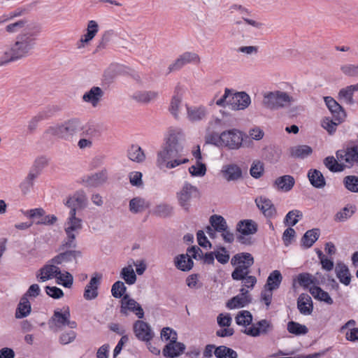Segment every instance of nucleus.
Returning a JSON list of instances; mask_svg holds the SVG:
<instances>
[{
    "instance_id": "nucleus-44",
    "label": "nucleus",
    "mask_w": 358,
    "mask_h": 358,
    "mask_svg": "<svg viewBox=\"0 0 358 358\" xmlns=\"http://www.w3.org/2000/svg\"><path fill=\"white\" fill-rule=\"evenodd\" d=\"M158 93L154 91H140L135 92L133 98L139 102L148 103L156 99Z\"/></svg>"
},
{
    "instance_id": "nucleus-34",
    "label": "nucleus",
    "mask_w": 358,
    "mask_h": 358,
    "mask_svg": "<svg viewBox=\"0 0 358 358\" xmlns=\"http://www.w3.org/2000/svg\"><path fill=\"white\" fill-rule=\"evenodd\" d=\"M289 151L292 157L304 159L312 154L313 149L309 145H301L290 148Z\"/></svg>"
},
{
    "instance_id": "nucleus-58",
    "label": "nucleus",
    "mask_w": 358,
    "mask_h": 358,
    "mask_svg": "<svg viewBox=\"0 0 358 358\" xmlns=\"http://www.w3.org/2000/svg\"><path fill=\"white\" fill-rule=\"evenodd\" d=\"M281 156V151L275 148L269 147L266 150V158L271 163L277 162Z\"/></svg>"
},
{
    "instance_id": "nucleus-5",
    "label": "nucleus",
    "mask_w": 358,
    "mask_h": 358,
    "mask_svg": "<svg viewBox=\"0 0 358 358\" xmlns=\"http://www.w3.org/2000/svg\"><path fill=\"white\" fill-rule=\"evenodd\" d=\"M179 205L187 212L189 210L191 203L194 199H199L201 193L197 187L188 182H185L180 191L176 194Z\"/></svg>"
},
{
    "instance_id": "nucleus-1",
    "label": "nucleus",
    "mask_w": 358,
    "mask_h": 358,
    "mask_svg": "<svg viewBox=\"0 0 358 358\" xmlns=\"http://www.w3.org/2000/svg\"><path fill=\"white\" fill-rule=\"evenodd\" d=\"M185 136L179 129H169L161 150L157 153L156 165L160 169H174L189 162L185 157Z\"/></svg>"
},
{
    "instance_id": "nucleus-30",
    "label": "nucleus",
    "mask_w": 358,
    "mask_h": 358,
    "mask_svg": "<svg viewBox=\"0 0 358 358\" xmlns=\"http://www.w3.org/2000/svg\"><path fill=\"white\" fill-rule=\"evenodd\" d=\"M320 229L317 228L308 230L301 238V244L306 248H309L320 237Z\"/></svg>"
},
{
    "instance_id": "nucleus-22",
    "label": "nucleus",
    "mask_w": 358,
    "mask_h": 358,
    "mask_svg": "<svg viewBox=\"0 0 358 358\" xmlns=\"http://www.w3.org/2000/svg\"><path fill=\"white\" fill-rule=\"evenodd\" d=\"M297 308L303 315H310L313 310V303L311 297L306 293L301 294L297 299Z\"/></svg>"
},
{
    "instance_id": "nucleus-29",
    "label": "nucleus",
    "mask_w": 358,
    "mask_h": 358,
    "mask_svg": "<svg viewBox=\"0 0 358 358\" xmlns=\"http://www.w3.org/2000/svg\"><path fill=\"white\" fill-rule=\"evenodd\" d=\"M188 254L179 255L174 259V263L176 268L182 271H189L194 266V262L190 257H187Z\"/></svg>"
},
{
    "instance_id": "nucleus-39",
    "label": "nucleus",
    "mask_w": 358,
    "mask_h": 358,
    "mask_svg": "<svg viewBox=\"0 0 358 358\" xmlns=\"http://www.w3.org/2000/svg\"><path fill=\"white\" fill-rule=\"evenodd\" d=\"M287 329L289 333L295 336L306 335L308 332V329L306 325L294 321H289L287 323Z\"/></svg>"
},
{
    "instance_id": "nucleus-2",
    "label": "nucleus",
    "mask_w": 358,
    "mask_h": 358,
    "mask_svg": "<svg viewBox=\"0 0 358 358\" xmlns=\"http://www.w3.org/2000/svg\"><path fill=\"white\" fill-rule=\"evenodd\" d=\"M37 35L33 32L18 34L14 43L9 45L0 57V66L17 62L30 56L35 48Z\"/></svg>"
},
{
    "instance_id": "nucleus-20",
    "label": "nucleus",
    "mask_w": 358,
    "mask_h": 358,
    "mask_svg": "<svg viewBox=\"0 0 358 358\" xmlns=\"http://www.w3.org/2000/svg\"><path fill=\"white\" fill-rule=\"evenodd\" d=\"M324 99L326 106L332 115L333 118L338 122H342L346 115L343 108L331 96H325Z\"/></svg>"
},
{
    "instance_id": "nucleus-50",
    "label": "nucleus",
    "mask_w": 358,
    "mask_h": 358,
    "mask_svg": "<svg viewBox=\"0 0 358 358\" xmlns=\"http://www.w3.org/2000/svg\"><path fill=\"white\" fill-rule=\"evenodd\" d=\"M173 208L167 203H160L154 209V214L161 217H167L172 215Z\"/></svg>"
},
{
    "instance_id": "nucleus-16",
    "label": "nucleus",
    "mask_w": 358,
    "mask_h": 358,
    "mask_svg": "<svg viewBox=\"0 0 358 358\" xmlns=\"http://www.w3.org/2000/svg\"><path fill=\"white\" fill-rule=\"evenodd\" d=\"M107 180L108 171L106 169H103L99 172L83 177L82 183L85 187H97L103 185Z\"/></svg>"
},
{
    "instance_id": "nucleus-48",
    "label": "nucleus",
    "mask_w": 358,
    "mask_h": 358,
    "mask_svg": "<svg viewBox=\"0 0 358 358\" xmlns=\"http://www.w3.org/2000/svg\"><path fill=\"white\" fill-rule=\"evenodd\" d=\"M66 237L62 242L59 246V250H70L71 248H76L77 246L76 243V235L75 233L65 232Z\"/></svg>"
},
{
    "instance_id": "nucleus-14",
    "label": "nucleus",
    "mask_w": 358,
    "mask_h": 358,
    "mask_svg": "<svg viewBox=\"0 0 358 358\" xmlns=\"http://www.w3.org/2000/svg\"><path fill=\"white\" fill-rule=\"evenodd\" d=\"M120 313L127 314V311L133 312L139 319L144 317V311L141 306L134 299H131L128 294L123 296L121 300Z\"/></svg>"
},
{
    "instance_id": "nucleus-15",
    "label": "nucleus",
    "mask_w": 358,
    "mask_h": 358,
    "mask_svg": "<svg viewBox=\"0 0 358 358\" xmlns=\"http://www.w3.org/2000/svg\"><path fill=\"white\" fill-rule=\"evenodd\" d=\"M134 332L136 337L141 341H150L154 337V333L150 326L143 320H137L134 324Z\"/></svg>"
},
{
    "instance_id": "nucleus-27",
    "label": "nucleus",
    "mask_w": 358,
    "mask_h": 358,
    "mask_svg": "<svg viewBox=\"0 0 358 358\" xmlns=\"http://www.w3.org/2000/svg\"><path fill=\"white\" fill-rule=\"evenodd\" d=\"M294 184L295 180L293 176L285 175L277 178L274 181L273 185L276 187L278 189L287 192L292 189Z\"/></svg>"
},
{
    "instance_id": "nucleus-60",
    "label": "nucleus",
    "mask_w": 358,
    "mask_h": 358,
    "mask_svg": "<svg viewBox=\"0 0 358 358\" xmlns=\"http://www.w3.org/2000/svg\"><path fill=\"white\" fill-rule=\"evenodd\" d=\"M76 336L77 334L73 330L64 331L59 336V343L62 345H67L71 343L76 339Z\"/></svg>"
},
{
    "instance_id": "nucleus-12",
    "label": "nucleus",
    "mask_w": 358,
    "mask_h": 358,
    "mask_svg": "<svg viewBox=\"0 0 358 358\" xmlns=\"http://www.w3.org/2000/svg\"><path fill=\"white\" fill-rule=\"evenodd\" d=\"M177 339V333H174V336H172L171 341L163 349L162 353L165 357L175 358L183 353L185 345L182 343L178 342Z\"/></svg>"
},
{
    "instance_id": "nucleus-32",
    "label": "nucleus",
    "mask_w": 358,
    "mask_h": 358,
    "mask_svg": "<svg viewBox=\"0 0 358 358\" xmlns=\"http://www.w3.org/2000/svg\"><path fill=\"white\" fill-rule=\"evenodd\" d=\"M282 280V276L281 273L278 270H275L269 274L264 287L269 290H275L279 288Z\"/></svg>"
},
{
    "instance_id": "nucleus-46",
    "label": "nucleus",
    "mask_w": 358,
    "mask_h": 358,
    "mask_svg": "<svg viewBox=\"0 0 358 358\" xmlns=\"http://www.w3.org/2000/svg\"><path fill=\"white\" fill-rule=\"evenodd\" d=\"M38 176L31 171L29 172L27 177L21 182L19 187L23 194H27L30 192L34 186V181Z\"/></svg>"
},
{
    "instance_id": "nucleus-40",
    "label": "nucleus",
    "mask_w": 358,
    "mask_h": 358,
    "mask_svg": "<svg viewBox=\"0 0 358 358\" xmlns=\"http://www.w3.org/2000/svg\"><path fill=\"white\" fill-rule=\"evenodd\" d=\"M129 210L132 213H139L144 211L147 208L145 201L144 199L141 197H134L129 201Z\"/></svg>"
},
{
    "instance_id": "nucleus-53",
    "label": "nucleus",
    "mask_w": 358,
    "mask_h": 358,
    "mask_svg": "<svg viewBox=\"0 0 358 358\" xmlns=\"http://www.w3.org/2000/svg\"><path fill=\"white\" fill-rule=\"evenodd\" d=\"M127 291V287L124 282L118 280L115 282L111 287L112 296L116 299L122 298Z\"/></svg>"
},
{
    "instance_id": "nucleus-33",
    "label": "nucleus",
    "mask_w": 358,
    "mask_h": 358,
    "mask_svg": "<svg viewBox=\"0 0 358 358\" xmlns=\"http://www.w3.org/2000/svg\"><path fill=\"white\" fill-rule=\"evenodd\" d=\"M187 117L191 122L203 120L206 115V109L203 106L187 107Z\"/></svg>"
},
{
    "instance_id": "nucleus-9",
    "label": "nucleus",
    "mask_w": 358,
    "mask_h": 358,
    "mask_svg": "<svg viewBox=\"0 0 358 358\" xmlns=\"http://www.w3.org/2000/svg\"><path fill=\"white\" fill-rule=\"evenodd\" d=\"M64 204L70 208V210H74L75 214H76L77 211L83 210L87 207V197L83 190H79L69 196Z\"/></svg>"
},
{
    "instance_id": "nucleus-59",
    "label": "nucleus",
    "mask_w": 358,
    "mask_h": 358,
    "mask_svg": "<svg viewBox=\"0 0 358 358\" xmlns=\"http://www.w3.org/2000/svg\"><path fill=\"white\" fill-rule=\"evenodd\" d=\"M340 123L341 122L336 121L334 119L331 120L330 117H325L322 122V126L329 134H333Z\"/></svg>"
},
{
    "instance_id": "nucleus-61",
    "label": "nucleus",
    "mask_w": 358,
    "mask_h": 358,
    "mask_svg": "<svg viewBox=\"0 0 358 358\" xmlns=\"http://www.w3.org/2000/svg\"><path fill=\"white\" fill-rule=\"evenodd\" d=\"M250 175L255 178H259L264 173V165L259 161L254 162L250 170Z\"/></svg>"
},
{
    "instance_id": "nucleus-35",
    "label": "nucleus",
    "mask_w": 358,
    "mask_h": 358,
    "mask_svg": "<svg viewBox=\"0 0 358 358\" xmlns=\"http://www.w3.org/2000/svg\"><path fill=\"white\" fill-rule=\"evenodd\" d=\"M181 87L177 85L175 88L174 95L173 96L170 104L169 110L171 113L177 118L178 117L179 106L182 101V95L180 94Z\"/></svg>"
},
{
    "instance_id": "nucleus-49",
    "label": "nucleus",
    "mask_w": 358,
    "mask_h": 358,
    "mask_svg": "<svg viewBox=\"0 0 358 358\" xmlns=\"http://www.w3.org/2000/svg\"><path fill=\"white\" fill-rule=\"evenodd\" d=\"M324 164L331 172H341L343 171L345 166L339 164L333 156L327 157L324 159Z\"/></svg>"
},
{
    "instance_id": "nucleus-41",
    "label": "nucleus",
    "mask_w": 358,
    "mask_h": 358,
    "mask_svg": "<svg viewBox=\"0 0 358 358\" xmlns=\"http://www.w3.org/2000/svg\"><path fill=\"white\" fill-rule=\"evenodd\" d=\"M214 355L217 358H238L237 352L225 345L217 347L214 350Z\"/></svg>"
},
{
    "instance_id": "nucleus-64",
    "label": "nucleus",
    "mask_w": 358,
    "mask_h": 358,
    "mask_svg": "<svg viewBox=\"0 0 358 358\" xmlns=\"http://www.w3.org/2000/svg\"><path fill=\"white\" fill-rule=\"evenodd\" d=\"M312 275L308 273H302L298 275L299 284L304 289H308L313 282Z\"/></svg>"
},
{
    "instance_id": "nucleus-28",
    "label": "nucleus",
    "mask_w": 358,
    "mask_h": 358,
    "mask_svg": "<svg viewBox=\"0 0 358 358\" xmlns=\"http://www.w3.org/2000/svg\"><path fill=\"white\" fill-rule=\"evenodd\" d=\"M308 178L310 184L315 188H323L326 185V181L323 174L317 169L309 170Z\"/></svg>"
},
{
    "instance_id": "nucleus-26",
    "label": "nucleus",
    "mask_w": 358,
    "mask_h": 358,
    "mask_svg": "<svg viewBox=\"0 0 358 358\" xmlns=\"http://www.w3.org/2000/svg\"><path fill=\"white\" fill-rule=\"evenodd\" d=\"M335 273L339 281L348 286L350 284L352 275L348 267L343 262H338L335 267Z\"/></svg>"
},
{
    "instance_id": "nucleus-63",
    "label": "nucleus",
    "mask_w": 358,
    "mask_h": 358,
    "mask_svg": "<svg viewBox=\"0 0 358 358\" xmlns=\"http://www.w3.org/2000/svg\"><path fill=\"white\" fill-rule=\"evenodd\" d=\"M341 71L348 76L357 77L358 76V64H345L341 67Z\"/></svg>"
},
{
    "instance_id": "nucleus-13",
    "label": "nucleus",
    "mask_w": 358,
    "mask_h": 358,
    "mask_svg": "<svg viewBox=\"0 0 358 358\" xmlns=\"http://www.w3.org/2000/svg\"><path fill=\"white\" fill-rule=\"evenodd\" d=\"M199 62L200 57L196 53L185 52L180 55L172 64L169 65L168 68L169 73L178 71L191 62L199 63Z\"/></svg>"
},
{
    "instance_id": "nucleus-42",
    "label": "nucleus",
    "mask_w": 358,
    "mask_h": 358,
    "mask_svg": "<svg viewBox=\"0 0 358 358\" xmlns=\"http://www.w3.org/2000/svg\"><path fill=\"white\" fill-rule=\"evenodd\" d=\"M210 223L215 231L217 232L225 231L227 227L228 226L225 219L219 215H213L210 216Z\"/></svg>"
},
{
    "instance_id": "nucleus-37",
    "label": "nucleus",
    "mask_w": 358,
    "mask_h": 358,
    "mask_svg": "<svg viewBox=\"0 0 358 358\" xmlns=\"http://www.w3.org/2000/svg\"><path fill=\"white\" fill-rule=\"evenodd\" d=\"M31 310V303L27 299V296H23L17 305L15 312V317L19 319L25 317L30 313Z\"/></svg>"
},
{
    "instance_id": "nucleus-43",
    "label": "nucleus",
    "mask_w": 358,
    "mask_h": 358,
    "mask_svg": "<svg viewBox=\"0 0 358 358\" xmlns=\"http://www.w3.org/2000/svg\"><path fill=\"white\" fill-rule=\"evenodd\" d=\"M55 264H46L39 269L36 274V278L39 282H45L53 277L52 269Z\"/></svg>"
},
{
    "instance_id": "nucleus-51",
    "label": "nucleus",
    "mask_w": 358,
    "mask_h": 358,
    "mask_svg": "<svg viewBox=\"0 0 358 358\" xmlns=\"http://www.w3.org/2000/svg\"><path fill=\"white\" fill-rule=\"evenodd\" d=\"M236 322L240 326H248L252 323V315L248 310H242L236 317Z\"/></svg>"
},
{
    "instance_id": "nucleus-10",
    "label": "nucleus",
    "mask_w": 358,
    "mask_h": 358,
    "mask_svg": "<svg viewBox=\"0 0 358 358\" xmlns=\"http://www.w3.org/2000/svg\"><path fill=\"white\" fill-rule=\"evenodd\" d=\"M336 155L340 162H344L347 166L352 167L358 164V146L352 145L343 150H338Z\"/></svg>"
},
{
    "instance_id": "nucleus-3",
    "label": "nucleus",
    "mask_w": 358,
    "mask_h": 358,
    "mask_svg": "<svg viewBox=\"0 0 358 358\" xmlns=\"http://www.w3.org/2000/svg\"><path fill=\"white\" fill-rule=\"evenodd\" d=\"M233 266H236L231 273L234 280H243V286L252 289L257 283V278L249 275L250 267L254 264V258L250 253L241 252L235 255L231 261Z\"/></svg>"
},
{
    "instance_id": "nucleus-25",
    "label": "nucleus",
    "mask_w": 358,
    "mask_h": 358,
    "mask_svg": "<svg viewBox=\"0 0 358 358\" xmlns=\"http://www.w3.org/2000/svg\"><path fill=\"white\" fill-rule=\"evenodd\" d=\"M222 175L227 181L237 180L242 177V170L236 164H231L222 167Z\"/></svg>"
},
{
    "instance_id": "nucleus-36",
    "label": "nucleus",
    "mask_w": 358,
    "mask_h": 358,
    "mask_svg": "<svg viewBox=\"0 0 358 358\" xmlns=\"http://www.w3.org/2000/svg\"><path fill=\"white\" fill-rule=\"evenodd\" d=\"M129 159L137 163H141L145 159V155L143 149L138 145H132L127 151Z\"/></svg>"
},
{
    "instance_id": "nucleus-6",
    "label": "nucleus",
    "mask_w": 358,
    "mask_h": 358,
    "mask_svg": "<svg viewBox=\"0 0 358 358\" xmlns=\"http://www.w3.org/2000/svg\"><path fill=\"white\" fill-rule=\"evenodd\" d=\"M64 310L62 312L60 309L54 310V313L48 322L50 329L57 331L65 326H68L71 329H76L77 323L75 321H71V313L69 307L64 308Z\"/></svg>"
},
{
    "instance_id": "nucleus-24",
    "label": "nucleus",
    "mask_w": 358,
    "mask_h": 358,
    "mask_svg": "<svg viewBox=\"0 0 358 358\" xmlns=\"http://www.w3.org/2000/svg\"><path fill=\"white\" fill-rule=\"evenodd\" d=\"M104 94L103 91L99 87H92L89 91L86 92L83 96V100L85 102L92 104L93 107L97 106L99 101Z\"/></svg>"
},
{
    "instance_id": "nucleus-18",
    "label": "nucleus",
    "mask_w": 358,
    "mask_h": 358,
    "mask_svg": "<svg viewBox=\"0 0 358 358\" xmlns=\"http://www.w3.org/2000/svg\"><path fill=\"white\" fill-rule=\"evenodd\" d=\"M255 203L267 219H271L276 216V208L269 199L262 196H259L255 199Z\"/></svg>"
},
{
    "instance_id": "nucleus-21",
    "label": "nucleus",
    "mask_w": 358,
    "mask_h": 358,
    "mask_svg": "<svg viewBox=\"0 0 358 358\" xmlns=\"http://www.w3.org/2000/svg\"><path fill=\"white\" fill-rule=\"evenodd\" d=\"M83 229L82 219L77 217L74 210L69 211V215L64 224V231L78 234Z\"/></svg>"
},
{
    "instance_id": "nucleus-8",
    "label": "nucleus",
    "mask_w": 358,
    "mask_h": 358,
    "mask_svg": "<svg viewBox=\"0 0 358 358\" xmlns=\"http://www.w3.org/2000/svg\"><path fill=\"white\" fill-rule=\"evenodd\" d=\"M220 139L224 146L229 149L239 148L243 142L241 132L234 129L222 132Z\"/></svg>"
},
{
    "instance_id": "nucleus-54",
    "label": "nucleus",
    "mask_w": 358,
    "mask_h": 358,
    "mask_svg": "<svg viewBox=\"0 0 358 358\" xmlns=\"http://www.w3.org/2000/svg\"><path fill=\"white\" fill-rule=\"evenodd\" d=\"M48 164V159L45 157H38L34 162L29 171L38 176L43 169Z\"/></svg>"
},
{
    "instance_id": "nucleus-11",
    "label": "nucleus",
    "mask_w": 358,
    "mask_h": 358,
    "mask_svg": "<svg viewBox=\"0 0 358 358\" xmlns=\"http://www.w3.org/2000/svg\"><path fill=\"white\" fill-rule=\"evenodd\" d=\"M102 274L95 273L85 287L83 297L85 300L95 299L99 295V287L101 283Z\"/></svg>"
},
{
    "instance_id": "nucleus-62",
    "label": "nucleus",
    "mask_w": 358,
    "mask_h": 358,
    "mask_svg": "<svg viewBox=\"0 0 358 358\" xmlns=\"http://www.w3.org/2000/svg\"><path fill=\"white\" fill-rule=\"evenodd\" d=\"M44 214H45V211L42 208L31 209L24 213V215L26 217L30 219H33L34 220L41 219Z\"/></svg>"
},
{
    "instance_id": "nucleus-7",
    "label": "nucleus",
    "mask_w": 358,
    "mask_h": 358,
    "mask_svg": "<svg viewBox=\"0 0 358 358\" xmlns=\"http://www.w3.org/2000/svg\"><path fill=\"white\" fill-rule=\"evenodd\" d=\"M293 98L287 92L276 91L269 92L264 96L263 99L264 106L271 110H278L289 105Z\"/></svg>"
},
{
    "instance_id": "nucleus-47",
    "label": "nucleus",
    "mask_w": 358,
    "mask_h": 358,
    "mask_svg": "<svg viewBox=\"0 0 358 358\" xmlns=\"http://www.w3.org/2000/svg\"><path fill=\"white\" fill-rule=\"evenodd\" d=\"M120 277L129 285H134L136 281V275L131 266H125L122 269Z\"/></svg>"
},
{
    "instance_id": "nucleus-45",
    "label": "nucleus",
    "mask_w": 358,
    "mask_h": 358,
    "mask_svg": "<svg viewBox=\"0 0 358 358\" xmlns=\"http://www.w3.org/2000/svg\"><path fill=\"white\" fill-rule=\"evenodd\" d=\"M303 217V213L299 210H292L287 213L284 219V224L286 226L293 227Z\"/></svg>"
},
{
    "instance_id": "nucleus-56",
    "label": "nucleus",
    "mask_w": 358,
    "mask_h": 358,
    "mask_svg": "<svg viewBox=\"0 0 358 358\" xmlns=\"http://www.w3.org/2000/svg\"><path fill=\"white\" fill-rule=\"evenodd\" d=\"M353 89L351 85H349L345 88H342L338 92V96L340 99H344L345 101L348 104L354 103L353 100Z\"/></svg>"
},
{
    "instance_id": "nucleus-57",
    "label": "nucleus",
    "mask_w": 358,
    "mask_h": 358,
    "mask_svg": "<svg viewBox=\"0 0 358 358\" xmlns=\"http://www.w3.org/2000/svg\"><path fill=\"white\" fill-rule=\"evenodd\" d=\"M351 208L352 210H350L348 207H344L341 210L335 215L334 220L336 222H344L347 220L355 213V207L351 206Z\"/></svg>"
},
{
    "instance_id": "nucleus-52",
    "label": "nucleus",
    "mask_w": 358,
    "mask_h": 358,
    "mask_svg": "<svg viewBox=\"0 0 358 358\" xmlns=\"http://www.w3.org/2000/svg\"><path fill=\"white\" fill-rule=\"evenodd\" d=\"M343 185L348 190L352 192L358 193V176H345L343 178Z\"/></svg>"
},
{
    "instance_id": "nucleus-23",
    "label": "nucleus",
    "mask_w": 358,
    "mask_h": 358,
    "mask_svg": "<svg viewBox=\"0 0 358 358\" xmlns=\"http://www.w3.org/2000/svg\"><path fill=\"white\" fill-rule=\"evenodd\" d=\"M236 230L243 236L253 235L257 232L258 225L252 220H242L237 223Z\"/></svg>"
},
{
    "instance_id": "nucleus-17",
    "label": "nucleus",
    "mask_w": 358,
    "mask_h": 358,
    "mask_svg": "<svg viewBox=\"0 0 358 358\" xmlns=\"http://www.w3.org/2000/svg\"><path fill=\"white\" fill-rule=\"evenodd\" d=\"M82 257V252L76 250H66L59 253L50 260L53 264H62V263H69L74 262L78 264V259Z\"/></svg>"
},
{
    "instance_id": "nucleus-4",
    "label": "nucleus",
    "mask_w": 358,
    "mask_h": 358,
    "mask_svg": "<svg viewBox=\"0 0 358 358\" xmlns=\"http://www.w3.org/2000/svg\"><path fill=\"white\" fill-rule=\"evenodd\" d=\"M81 129L82 123L80 120L77 118H72L63 123L49 127L45 133L59 138L69 141Z\"/></svg>"
},
{
    "instance_id": "nucleus-55",
    "label": "nucleus",
    "mask_w": 358,
    "mask_h": 358,
    "mask_svg": "<svg viewBox=\"0 0 358 358\" xmlns=\"http://www.w3.org/2000/svg\"><path fill=\"white\" fill-rule=\"evenodd\" d=\"M188 170L192 176L202 177L205 176L207 169L206 166L204 163L196 162V165H192L189 168Z\"/></svg>"
},
{
    "instance_id": "nucleus-31",
    "label": "nucleus",
    "mask_w": 358,
    "mask_h": 358,
    "mask_svg": "<svg viewBox=\"0 0 358 358\" xmlns=\"http://www.w3.org/2000/svg\"><path fill=\"white\" fill-rule=\"evenodd\" d=\"M309 292L311 295L317 300L324 301L328 305L334 303V301L329 296V293L324 291L319 286H313L309 288Z\"/></svg>"
},
{
    "instance_id": "nucleus-19",
    "label": "nucleus",
    "mask_w": 358,
    "mask_h": 358,
    "mask_svg": "<svg viewBox=\"0 0 358 358\" xmlns=\"http://www.w3.org/2000/svg\"><path fill=\"white\" fill-rule=\"evenodd\" d=\"M229 102L233 110H244L249 106L251 100L246 92H238L233 94Z\"/></svg>"
},
{
    "instance_id": "nucleus-38",
    "label": "nucleus",
    "mask_w": 358,
    "mask_h": 358,
    "mask_svg": "<svg viewBox=\"0 0 358 358\" xmlns=\"http://www.w3.org/2000/svg\"><path fill=\"white\" fill-rule=\"evenodd\" d=\"M243 294H238L232 297L227 303V307L229 309L243 308L251 302V299H247Z\"/></svg>"
}]
</instances>
